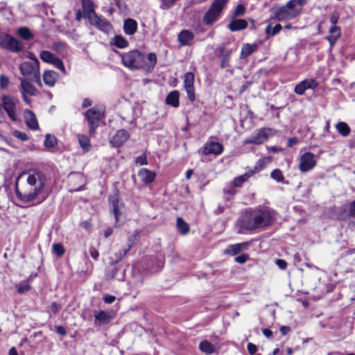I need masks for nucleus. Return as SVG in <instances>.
I'll use <instances>...</instances> for the list:
<instances>
[{
	"instance_id": "nucleus-1",
	"label": "nucleus",
	"mask_w": 355,
	"mask_h": 355,
	"mask_svg": "<svg viewBox=\"0 0 355 355\" xmlns=\"http://www.w3.org/2000/svg\"><path fill=\"white\" fill-rule=\"evenodd\" d=\"M46 176L39 171L21 173L16 180V195L23 202L40 203L46 198Z\"/></svg>"
},
{
	"instance_id": "nucleus-2",
	"label": "nucleus",
	"mask_w": 355,
	"mask_h": 355,
	"mask_svg": "<svg viewBox=\"0 0 355 355\" xmlns=\"http://www.w3.org/2000/svg\"><path fill=\"white\" fill-rule=\"evenodd\" d=\"M306 0H290L286 6L277 8L271 19L286 21L296 17L301 12L302 7L305 5Z\"/></svg>"
},
{
	"instance_id": "nucleus-3",
	"label": "nucleus",
	"mask_w": 355,
	"mask_h": 355,
	"mask_svg": "<svg viewBox=\"0 0 355 355\" xmlns=\"http://www.w3.org/2000/svg\"><path fill=\"white\" fill-rule=\"evenodd\" d=\"M121 60L123 64L132 71L139 70L146 65L144 54L137 50L122 54Z\"/></svg>"
},
{
	"instance_id": "nucleus-4",
	"label": "nucleus",
	"mask_w": 355,
	"mask_h": 355,
	"mask_svg": "<svg viewBox=\"0 0 355 355\" xmlns=\"http://www.w3.org/2000/svg\"><path fill=\"white\" fill-rule=\"evenodd\" d=\"M270 221V213L267 211H260L250 218H243L242 227L246 230H252L269 225Z\"/></svg>"
},
{
	"instance_id": "nucleus-5",
	"label": "nucleus",
	"mask_w": 355,
	"mask_h": 355,
	"mask_svg": "<svg viewBox=\"0 0 355 355\" xmlns=\"http://www.w3.org/2000/svg\"><path fill=\"white\" fill-rule=\"evenodd\" d=\"M19 71L27 79L31 81H35L39 87H42L40 64H37V62H24L19 66Z\"/></svg>"
},
{
	"instance_id": "nucleus-6",
	"label": "nucleus",
	"mask_w": 355,
	"mask_h": 355,
	"mask_svg": "<svg viewBox=\"0 0 355 355\" xmlns=\"http://www.w3.org/2000/svg\"><path fill=\"white\" fill-rule=\"evenodd\" d=\"M227 1L228 0L214 1L209 9L203 17V21L205 24H211L218 19Z\"/></svg>"
},
{
	"instance_id": "nucleus-7",
	"label": "nucleus",
	"mask_w": 355,
	"mask_h": 355,
	"mask_svg": "<svg viewBox=\"0 0 355 355\" xmlns=\"http://www.w3.org/2000/svg\"><path fill=\"white\" fill-rule=\"evenodd\" d=\"M104 111L99 107H94L87 110L85 116L88 121L89 127V135H94L96 129L98 126V122L103 118Z\"/></svg>"
},
{
	"instance_id": "nucleus-8",
	"label": "nucleus",
	"mask_w": 355,
	"mask_h": 355,
	"mask_svg": "<svg viewBox=\"0 0 355 355\" xmlns=\"http://www.w3.org/2000/svg\"><path fill=\"white\" fill-rule=\"evenodd\" d=\"M2 107L7 113L9 118L16 121L18 119L17 106L19 104V99L8 95H3L1 98Z\"/></svg>"
},
{
	"instance_id": "nucleus-9",
	"label": "nucleus",
	"mask_w": 355,
	"mask_h": 355,
	"mask_svg": "<svg viewBox=\"0 0 355 355\" xmlns=\"http://www.w3.org/2000/svg\"><path fill=\"white\" fill-rule=\"evenodd\" d=\"M0 46L14 53L19 52L22 49L20 42L8 34H0Z\"/></svg>"
},
{
	"instance_id": "nucleus-10",
	"label": "nucleus",
	"mask_w": 355,
	"mask_h": 355,
	"mask_svg": "<svg viewBox=\"0 0 355 355\" xmlns=\"http://www.w3.org/2000/svg\"><path fill=\"white\" fill-rule=\"evenodd\" d=\"M272 130L270 128H261L254 133L250 137L243 141V144H254L257 145L266 142L272 135Z\"/></svg>"
},
{
	"instance_id": "nucleus-11",
	"label": "nucleus",
	"mask_w": 355,
	"mask_h": 355,
	"mask_svg": "<svg viewBox=\"0 0 355 355\" xmlns=\"http://www.w3.org/2000/svg\"><path fill=\"white\" fill-rule=\"evenodd\" d=\"M40 58L43 62L52 64L62 73H66L62 61L53 53L48 51H42L40 53Z\"/></svg>"
},
{
	"instance_id": "nucleus-12",
	"label": "nucleus",
	"mask_w": 355,
	"mask_h": 355,
	"mask_svg": "<svg viewBox=\"0 0 355 355\" xmlns=\"http://www.w3.org/2000/svg\"><path fill=\"white\" fill-rule=\"evenodd\" d=\"M316 165L315 155L310 152L302 155L300 158L299 168L303 172H307L313 169Z\"/></svg>"
},
{
	"instance_id": "nucleus-13",
	"label": "nucleus",
	"mask_w": 355,
	"mask_h": 355,
	"mask_svg": "<svg viewBox=\"0 0 355 355\" xmlns=\"http://www.w3.org/2000/svg\"><path fill=\"white\" fill-rule=\"evenodd\" d=\"M88 19L92 26L101 31L109 33L112 29L111 24L105 18L98 16L96 13L93 14Z\"/></svg>"
},
{
	"instance_id": "nucleus-14",
	"label": "nucleus",
	"mask_w": 355,
	"mask_h": 355,
	"mask_svg": "<svg viewBox=\"0 0 355 355\" xmlns=\"http://www.w3.org/2000/svg\"><path fill=\"white\" fill-rule=\"evenodd\" d=\"M193 84L194 74L192 72L186 73L184 78V87L186 90L187 98L191 102H193L196 99Z\"/></svg>"
},
{
	"instance_id": "nucleus-15",
	"label": "nucleus",
	"mask_w": 355,
	"mask_h": 355,
	"mask_svg": "<svg viewBox=\"0 0 355 355\" xmlns=\"http://www.w3.org/2000/svg\"><path fill=\"white\" fill-rule=\"evenodd\" d=\"M110 202L112 205V212L114 215L116 226H119L118 223L121 220V217L124 212V204L119 201L118 196L114 195L110 198Z\"/></svg>"
},
{
	"instance_id": "nucleus-16",
	"label": "nucleus",
	"mask_w": 355,
	"mask_h": 355,
	"mask_svg": "<svg viewBox=\"0 0 355 355\" xmlns=\"http://www.w3.org/2000/svg\"><path fill=\"white\" fill-rule=\"evenodd\" d=\"M223 150L222 144L218 142L211 141L207 143L204 145L202 153L205 155L214 154L216 155H220Z\"/></svg>"
},
{
	"instance_id": "nucleus-17",
	"label": "nucleus",
	"mask_w": 355,
	"mask_h": 355,
	"mask_svg": "<svg viewBox=\"0 0 355 355\" xmlns=\"http://www.w3.org/2000/svg\"><path fill=\"white\" fill-rule=\"evenodd\" d=\"M95 321L94 324L96 326L101 324H106L112 320L114 315L112 312H106L104 311H99L96 312L94 314Z\"/></svg>"
},
{
	"instance_id": "nucleus-18",
	"label": "nucleus",
	"mask_w": 355,
	"mask_h": 355,
	"mask_svg": "<svg viewBox=\"0 0 355 355\" xmlns=\"http://www.w3.org/2000/svg\"><path fill=\"white\" fill-rule=\"evenodd\" d=\"M128 138L129 134L126 130H119L111 138L110 144L114 147H118L123 144Z\"/></svg>"
},
{
	"instance_id": "nucleus-19",
	"label": "nucleus",
	"mask_w": 355,
	"mask_h": 355,
	"mask_svg": "<svg viewBox=\"0 0 355 355\" xmlns=\"http://www.w3.org/2000/svg\"><path fill=\"white\" fill-rule=\"evenodd\" d=\"M194 39V34L189 30L182 31L178 35V40L180 46L191 45Z\"/></svg>"
},
{
	"instance_id": "nucleus-20",
	"label": "nucleus",
	"mask_w": 355,
	"mask_h": 355,
	"mask_svg": "<svg viewBox=\"0 0 355 355\" xmlns=\"http://www.w3.org/2000/svg\"><path fill=\"white\" fill-rule=\"evenodd\" d=\"M58 78V73L53 70L44 71L42 76L44 84L50 87L55 85Z\"/></svg>"
},
{
	"instance_id": "nucleus-21",
	"label": "nucleus",
	"mask_w": 355,
	"mask_h": 355,
	"mask_svg": "<svg viewBox=\"0 0 355 355\" xmlns=\"http://www.w3.org/2000/svg\"><path fill=\"white\" fill-rule=\"evenodd\" d=\"M24 119L26 124L29 128L33 130H36L39 128L36 116L31 110H26L24 111Z\"/></svg>"
},
{
	"instance_id": "nucleus-22",
	"label": "nucleus",
	"mask_w": 355,
	"mask_h": 355,
	"mask_svg": "<svg viewBox=\"0 0 355 355\" xmlns=\"http://www.w3.org/2000/svg\"><path fill=\"white\" fill-rule=\"evenodd\" d=\"M250 245V243L248 242L231 245L225 250V252L226 254L234 256L241 252L247 250Z\"/></svg>"
},
{
	"instance_id": "nucleus-23",
	"label": "nucleus",
	"mask_w": 355,
	"mask_h": 355,
	"mask_svg": "<svg viewBox=\"0 0 355 355\" xmlns=\"http://www.w3.org/2000/svg\"><path fill=\"white\" fill-rule=\"evenodd\" d=\"M219 56L221 58L220 67L222 68H226L229 67V62L230 60V55L233 52L234 49H227L225 46L219 47Z\"/></svg>"
},
{
	"instance_id": "nucleus-24",
	"label": "nucleus",
	"mask_w": 355,
	"mask_h": 355,
	"mask_svg": "<svg viewBox=\"0 0 355 355\" xmlns=\"http://www.w3.org/2000/svg\"><path fill=\"white\" fill-rule=\"evenodd\" d=\"M156 173L155 172L147 168H141L138 172V176L141 181L145 184H150L154 181Z\"/></svg>"
},
{
	"instance_id": "nucleus-25",
	"label": "nucleus",
	"mask_w": 355,
	"mask_h": 355,
	"mask_svg": "<svg viewBox=\"0 0 355 355\" xmlns=\"http://www.w3.org/2000/svg\"><path fill=\"white\" fill-rule=\"evenodd\" d=\"M21 92H24L30 96H35L37 94V89L30 83V80L24 78H19Z\"/></svg>"
},
{
	"instance_id": "nucleus-26",
	"label": "nucleus",
	"mask_w": 355,
	"mask_h": 355,
	"mask_svg": "<svg viewBox=\"0 0 355 355\" xmlns=\"http://www.w3.org/2000/svg\"><path fill=\"white\" fill-rule=\"evenodd\" d=\"M257 50V45L256 44H244L242 46L240 58L244 59L250 55L252 53Z\"/></svg>"
},
{
	"instance_id": "nucleus-27",
	"label": "nucleus",
	"mask_w": 355,
	"mask_h": 355,
	"mask_svg": "<svg viewBox=\"0 0 355 355\" xmlns=\"http://www.w3.org/2000/svg\"><path fill=\"white\" fill-rule=\"evenodd\" d=\"M248 22L245 19H239L232 20L228 25V28L232 31H238L246 28Z\"/></svg>"
},
{
	"instance_id": "nucleus-28",
	"label": "nucleus",
	"mask_w": 355,
	"mask_h": 355,
	"mask_svg": "<svg viewBox=\"0 0 355 355\" xmlns=\"http://www.w3.org/2000/svg\"><path fill=\"white\" fill-rule=\"evenodd\" d=\"M179 92L174 90L171 92L166 98V103L172 105L174 107L179 106Z\"/></svg>"
},
{
	"instance_id": "nucleus-29",
	"label": "nucleus",
	"mask_w": 355,
	"mask_h": 355,
	"mask_svg": "<svg viewBox=\"0 0 355 355\" xmlns=\"http://www.w3.org/2000/svg\"><path fill=\"white\" fill-rule=\"evenodd\" d=\"M123 28L126 34L133 35L137 31V24L134 19H128L124 21Z\"/></svg>"
},
{
	"instance_id": "nucleus-30",
	"label": "nucleus",
	"mask_w": 355,
	"mask_h": 355,
	"mask_svg": "<svg viewBox=\"0 0 355 355\" xmlns=\"http://www.w3.org/2000/svg\"><path fill=\"white\" fill-rule=\"evenodd\" d=\"M254 173V171H250L249 172H246L245 173L235 178L232 182L234 187H239L244 182H245L250 177H252Z\"/></svg>"
},
{
	"instance_id": "nucleus-31",
	"label": "nucleus",
	"mask_w": 355,
	"mask_h": 355,
	"mask_svg": "<svg viewBox=\"0 0 355 355\" xmlns=\"http://www.w3.org/2000/svg\"><path fill=\"white\" fill-rule=\"evenodd\" d=\"M84 12H86L85 18L89 19L93 14H96L94 9V3L92 0H82Z\"/></svg>"
},
{
	"instance_id": "nucleus-32",
	"label": "nucleus",
	"mask_w": 355,
	"mask_h": 355,
	"mask_svg": "<svg viewBox=\"0 0 355 355\" xmlns=\"http://www.w3.org/2000/svg\"><path fill=\"white\" fill-rule=\"evenodd\" d=\"M176 225L178 231L182 235H186L189 232V225L186 223L182 218L179 217L177 218Z\"/></svg>"
},
{
	"instance_id": "nucleus-33",
	"label": "nucleus",
	"mask_w": 355,
	"mask_h": 355,
	"mask_svg": "<svg viewBox=\"0 0 355 355\" xmlns=\"http://www.w3.org/2000/svg\"><path fill=\"white\" fill-rule=\"evenodd\" d=\"M19 36L24 40H31L33 38V34L27 27H20L17 29Z\"/></svg>"
},
{
	"instance_id": "nucleus-34",
	"label": "nucleus",
	"mask_w": 355,
	"mask_h": 355,
	"mask_svg": "<svg viewBox=\"0 0 355 355\" xmlns=\"http://www.w3.org/2000/svg\"><path fill=\"white\" fill-rule=\"evenodd\" d=\"M336 128L343 137L348 136L351 132L349 126L345 122H338L336 125Z\"/></svg>"
},
{
	"instance_id": "nucleus-35",
	"label": "nucleus",
	"mask_w": 355,
	"mask_h": 355,
	"mask_svg": "<svg viewBox=\"0 0 355 355\" xmlns=\"http://www.w3.org/2000/svg\"><path fill=\"white\" fill-rule=\"evenodd\" d=\"M78 142L84 152H88L91 148V144L89 138L83 135L78 136Z\"/></svg>"
},
{
	"instance_id": "nucleus-36",
	"label": "nucleus",
	"mask_w": 355,
	"mask_h": 355,
	"mask_svg": "<svg viewBox=\"0 0 355 355\" xmlns=\"http://www.w3.org/2000/svg\"><path fill=\"white\" fill-rule=\"evenodd\" d=\"M199 349L206 354H212L215 352V347L207 340L200 342Z\"/></svg>"
},
{
	"instance_id": "nucleus-37",
	"label": "nucleus",
	"mask_w": 355,
	"mask_h": 355,
	"mask_svg": "<svg viewBox=\"0 0 355 355\" xmlns=\"http://www.w3.org/2000/svg\"><path fill=\"white\" fill-rule=\"evenodd\" d=\"M132 247V245H130L128 248H124L121 250H119L118 252L115 254V257H111V263L115 264L120 261L128 253V252L130 250V248Z\"/></svg>"
},
{
	"instance_id": "nucleus-38",
	"label": "nucleus",
	"mask_w": 355,
	"mask_h": 355,
	"mask_svg": "<svg viewBox=\"0 0 355 355\" xmlns=\"http://www.w3.org/2000/svg\"><path fill=\"white\" fill-rule=\"evenodd\" d=\"M329 33L331 34V36L328 37L327 39L331 44H333L340 35V28L337 26H332L329 30Z\"/></svg>"
},
{
	"instance_id": "nucleus-39",
	"label": "nucleus",
	"mask_w": 355,
	"mask_h": 355,
	"mask_svg": "<svg viewBox=\"0 0 355 355\" xmlns=\"http://www.w3.org/2000/svg\"><path fill=\"white\" fill-rule=\"evenodd\" d=\"M282 29V26L280 24H277L274 27H272L271 24L270 23L266 28V33L267 35L274 36Z\"/></svg>"
},
{
	"instance_id": "nucleus-40",
	"label": "nucleus",
	"mask_w": 355,
	"mask_h": 355,
	"mask_svg": "<svg viewBox=\"0 0 355 355\" xmlns=\"http://www.w3.org/2000/svg\"><path fill=\"white\" fill-rule=\"evenodd\" d=\"M270 178L277 182H282L284 180V176L281 170L276 168L270 173Z\"/></svg>"
},
{
	"instance_id": "nucleus-41",
	"label": "nucleus",
	"mask_w": 355,
	"mask_h": 355,
	"mask_svg": "<svg viewBox=\"0 0 355 355\" xmlns=\"http://www.w3.org/2000/svg\"><path fill=\"white\" fill-rule=\"evenodd\" d=\"M148 60L149 64L147 65L148 70L152 71L155 67L157 61V55L154 53H150L148 55Z\"/></svg>"
},
{
	"instance_id": "nucleus-42",
	"label": "nucleus",
	"mask_w": 355,
	"mask_h": 355,
	"mask_svg": "<svg viewBox=\"0 0 355 355\" xmlns=\"http://www.w3.org/2000/svg\"><path fill=\"white\" fill-rule=\"evenodd\" d=\"M57 139L54 136L47 134L44 144L46 148H53L56 144Z\"/></svg>"
},
{
	"instance_id": "nucleus-43",
	"label": "nucleus",
	"mask_w": 355,
	"mask_h": 355,
	"mask_svg": "<svg viewBox=\"0 0 355 355\" xmlns=\"http://www.w3.org/2000/svg\"><path fill=\"white\" fill-rule=\"evenodd\" d=\"M114 43L119 48H125L128 46V42L121 36L116 35L114 37Z\"/></svg>"
},
{
	"instance_id": "nucleus-44",
	"label": "nucleus",
	"mask_w": 355,
	"mask_h": 355,
	"mask_svg": "<svg viewBox=\"0 0 355 355\" xmlns=\"http://www.w3.org/2000/svg\"><path fill=\"white\" fill-rule=\"evenodd\" d=\"M301 83L304 86L305 89H315L318 86V82L315 79L304 80Z\"/></svg>"
},
{
	"instance_id": "nucleus-45",
	"label": "nucleus",
	"mask_w": 355,
	"mask_h": 355,
	"mask_svg": "<svg viewBox=\"0 0 355 355\" xmlns=\"http://www.w3.org/2000/svg\"><path fill=\"white\" fill-rule=\"evenodd\" d=\"M53 252L56 254L58 257H61L64 253V249L61 243H54L53 245Z\"/></svg>"
},
{
	"instance_id": "nucleus-46",
	"label": "nucleus",
	"mask_w": 355,
	"mask_h": 355,
	"mask_svg": "<svg viewBox=\"0 0 355 355\" xmlns=\"http://www.w3.org/2000/svg\"><path fill=\"white\" fill-rule=\"evenodd\" d=\"M65 44L61 42H56L52 44L51 48L56 52H62L65 49Z\"/></svg>"
},
{
	"instance_id": "nucleus-47",
	"label": "nucleus",
	"mask_w": 355,
	"mask_h": 355,
	"mask_svg": "<svg viewBox=\"0 0 355 355\" xmlns=\"http://www.w3.org/2000/svg\"><path fill=\"white\" fill-rule=\"evenodd\" d=\"M10 83V80L8 76L4 74L0 75V87L1 89L6 88Z\"/></svg>"
},
{
	"instance_id": "nucleus-48",
	"label": "nucleus",
	"mask_w": 355,
	"mask_h": 355,
	"mask_svg": "<svg viewBox=\"0 0 355 355\" xmlns=\"http://www.w3.org/2000/svg\"><path fill=\"white\" fill-rule=\"evenodd\" d=\"M13 136L21 141H26L28 139L27 135L25 132H20L18 130H15L13 132Z\"/></svg>"
},
{
	"instance_id": "nucleus-49",
	"label": "nucleus",
	"mask_w": 355,
	"mask_h": 355,
	"mask_svg": "<svg viewBox=\"0 0 355 355\" xmlns=\"http://www.w3.org/2000/svg\"><path fill=\"white\" fill-rule=\"evenodd\" d=\"M266 161H267V162H270V157H265L263 159H259L257 161V165L255 166V168L257 169L258 167H259L260 169L263 168L265 167V166H266Z\"/></svg>"
},
{
	"instance_id": "nucleus-50",
	"label": "nucleus",
	"mask_w": 355,
	"mask_h": 355,
	"mask_svg": "<svg viewBox=\"0 0 355 355\" xmlns=\"http://www.w3.org/2000/svg\"><path fill=\"white\" fill-rule=\"evenodd\" d=\"M245 8L244 6L242 4H239L234 10V15L235 17L243 15L245 13Z\"/></svg>"
},
{
	"instance_id": "nucleus-51",
	"label": "nucleus",
	"mask_w": 355,
	"mask_h": 355,
	"mask_svg": "<svg viewBox=\"0 0 355 355\" xmlns=\"http://www.w3.org/2000/svg\"><path fill=\"white\" fill-rule=\"evenodd\" d=\"M305 91L306 89L304 88V86L301 83V82L296 85L294 88V92L298 95L304 94Z\"/></svg>"
},
{
	"instance_id": "nucleus-52",
	"label": "nucleus",
	"mask_w": 355,
	"mask_h": 355,
	"mask_svg": "<svg viewBox=\"0 0 355 355\" xmlns=\"http://www.w3.org/2000/svg\"><path fill=\"white\" fill-rule=\"evenodd\" d=\"M250 259L247 254H242L235 258L236 262L239 263H244Z\"/></svg>"
},
{
	"instance_id": "nucleus-53",
	"label": "nucleus",
	"mask_w": 355,
	"mask_h": 355,
	"mask_svg": "<svg viewBox=\"0 0 355 355\" xmlns=\"http://www.w3.org/2000/svg\"><path fill=\"white\" fill-rule=\"evenodd\" d=\"M31 289V286L29 284L19 285L17 286V293L19 294H22L28 292Z\"/></svg>"
},
{
	"instance_id": "nucleus-54",
	"label": "nucleus",
	"mask_w": 355,
	"mask_h": 355,
	"mask_svg": "<svg viewBox=\"0 0 355 355\" xmlns=\"http://www.w3.org/2000/svg\"><path fill=\"white\" fill-rule=\"evenodd\" d=\"M247 349L250 355H254L257 351V347L252 343H248Z\"/></svg>"
},
{
	"instance_id": "nucleus-55",
	"label": "nucleus",
	"mask_w": 355,
	"mask_h": 355,
	"mask_svg": "<svg viewBox=\"0 0 355 355\" xmlns=\"http://www.w3.org/2000/svg\"><path fill=\"white\" fill-rule=\"evenodd\" d=\"M89 254L90 256L94 259L97 260L99 256L98 250L94 247H90L89 250Z\"/></svg>"
},
{
	"instance_id": "nucleus-56",
	"label": "nucleus",
	"mask_w": 355,
	"mask_h": 355,
	"mask_svg": "<svg viewBox=\"0 0 355 355\" xmlns=\"http://www.w3.org/2000/svg\"><path fill=\"white\" fill-rule=\"evenodd\" d=\"M349 216L355 218V200L349 205Z\"/></svg>"
},
{
	"instance_id": "nucleus-57",
	"label": "nucleus",
	"mask_w": 355,
	"mask_h": 355,
	"mask_svg": "<svg viewBox=\"0 0 355 355\" xmlns=\"http://www.w3.org/2000/svg\"><path fill=\"white\" fill-rule=\"evenodd\" d=\"M276 265L282 270H285L287 267V263L284 259H277Z\"/></svg>"
},
{
	"instance_id": "nucleus-58",
	"label": "nucleus",
	"mask_w": 355,
	"mask_h": 355,
	"mask_svg": "<svg viewBox=\"0 0 355 355\" xmlns=\"http://www.w3.org/2000/svg\"><path fill=\"white\" fill-rule=\"evenodd\" d=\"M136 163L140 165H146L148 164V161L145 155H141L136 159Z\"/></svg>"
},
{
	"instance_id": "nucleus-59",
	"label": "nucleus",
	"mask_w": 355,
	"mask_h": 355,
	"mask_svg": "<svg viewBox=\"0 0 355 355\" xmlns=\"http://www.w3.org/2000/svg\"><path fill=\"white\" fill-rule=\"evenodd\" d=\"M86 12H84V10L82 11L80 10H78L76 14V20L77 21H80L82 18H85Z\"/></svg>"
},
{
	"instance_id": "nucleus-60",
	"label": "nucleus",
	"mask_w": 355,
	"mask_h": 355,
	"mask_svg": "<svg viewBox=\"0 0 355 355\" xmlns=\"http://www.w3.org/2000/svg\"><path fill=\"white\" fill-rule=\"evenodd\" d=\"M104 302L107 304H112L116 300V297L113 295H107L103 297Z\"/></svg>"
},
{
	"instance_id": "nucleus-61",
	"label": "nucleus",
	"mask_w": 355,
	"mask_h": 355,
	"mask_svg": "<svg viewBox=\"0 0 355 355\" xmlns=\"http://www.w3.org/2000/svg\"><path fill=\"white\" fill-rule=\"evenodd\" d=\"M50 309H51V311L53 313H57L58 311H59V309H60V306L58 305L56 302H53L51 303V306H50Z\"/></svg>"
},
{
	"instance_id": "nucleus-62",
	"label": "nucleus",
	"mask_w": 355,
	"mask_h": 355,
	"mask_svg": "<svg viewBox=\"0 0 355 355\" xmlns=\"http://www.w3.org/2000/svg\"><path fill=\"white\" fill-rule=\"evenodd\" d=\"M297 139L295 137L289 138L288 139V146L292 147L294 145L297 144Z\"/></svg>"
},
{
	"instance_id": "nucleus-63",
	"label": "nucleus",
	"mask_w": 355,
	"mask_h": 355,
	"mask_svg": "<svg viewBox=\"0 0 355 355\" xmlns=\"http://www.w3.org/2000/svg\"><path fill=\"white\" fill-rule=\"evenodd\" d=\"M291 331V328L289 327H287V326H282L280 327V331L281 333L282 334V335L285 336L288 333H289Z\"/></svg>"
},
{
	"instance_id": "nucleus-64",
	"label": "nucleus",
	"mask_w": 355,
	"mask_h": 355,
	"mask_svg": "<svg viewBox=\"0 0 355 355\" xmlns=\"http://www.w3.org/2000/svg\"><path fill=\"white\" fill-rule=\"evenodd\" d=\"M56 332L62 336L66 334V330L62 326H58L56 327Z\"/></svg>"
}]
</instances>
